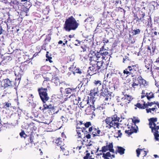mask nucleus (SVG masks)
<instances>
[{
	"label": "nucleus",
	"mask_w": 159,
	"mask_h": 159,
	"mask_svg": "<svg viewBox=\"0 0 159 159\" xmlns=\"http://www.w3.org/2000/svg\"><path fill=\"white\" fill-rule=\"evenodd\" d=\"M95 110V106L94 103H92V105L88 106L85 110L86 114L88 115L93 114L94 111Z\"/></svg>",
	"instance_id": "ddd939ff"
},
{
	"label": "nucleus",
	"mask_w": 159,
	"mask_h": 159,
	"mask_svg": "<svg viewBox=\"0 0 159 159\" xmlns=\"http://www.w3.org/2000/svg\"><path fill=\"white\" fill-rule=\"evenodd\" d=\"M85 137L84 138L83 137H80L79 136H78L77 141V145H83V141H84V138H85Z\"/></svg>",
	"instance_id": "2f4dec72"
},
{
	"label": "nucleus",
	"mask_w": 159,
	"mask_h": 159,
	"mask_svg": "<svg viewBox=\"0 0 159 159\" xmlns=\"http://www.w3.org/2000/svg\"><path fill=\"white\" fill-rule=\"evenodd\" d=\"M51 55L49 54L48 52H47L46 54V57L47 58L46 60V61H48L50 63H52L53 61L51 60L52 57L51 56Z\"/></svg>",
	"instance_id": "e433bc0d"
},
{
	"label": "nucleus",
	"mask_w": 159,
	"mask_h": 159,
	"mask_svg": "<svg viewBox=\"0 0 159 159\" xmlns=\"http://www.w3.org/2000/svg\"><path fill=\"white\" fill-rule=\"evenodd\" d=\"M132 99V97L131 96L125 94L124 97L121 98L120 101L121 103H120V105L123 106V105L127 104V103H129Z\"/></svg>",
	"instance_id": "9d476101"
},
{
	"label": "nucleus",
	"mask_w": 159,
	"mask_h": 159,
	"mask_svg": "<svg viewBox=\"0 0 159 159\" xmlns=\"http://www.w3.org/2000/svg\"><path fill=\"white\" fill-rule=\"evenodd\" d=\"M154 135L156 140L158 141L159 140L158 137H159V134H158V132H155L154 133Z\"/></svg>",
	"instance_id": "603ef678"
},
{
	"label": "nucleus",
	"mask_w": 159,
	"mask_h": 159,
	"mask_svg": "<svg viewBox=\"0 0 159 159\" xmlns=\"http://www.w3.org/2000/svg\"><path fill=\"white\" fill-rule=\"evenodd\" d=\"M158 129H159V126H157L155 127H153V130H154L155 132H158Z\"/></svg>",
	"instance_id": "e2e57ef3"
},
{
	"label": "nucleus",
	"mask_w": 159,
	"mask_h": 159,
	"mask_svg": "<svg viewBox=\"0 0 159 159\" xmlns=\"http://www.w3.org/2000/svg\"><path fill=\"white\" fill-rule=\"evenodd\" d=\"M14 72L15 75L16 76V77L15 78V82L14 83V85L15 86H16L17 85H18L20 83L22 74L16 70Z\"/></svg>",
	"instance_id": "4468645a"
},
{
	"label": "nucleus",
	"mask_w": 159,
	"mask_h": 159,
	"mask_svg": "<svg viewBox=\"0 0 159 159\" xmlns=\"http://www.w3.org/2000/svg\"><path fill=\"white\" fill-rule=\"evenodd\" d=\"M128 70L130 71V75H131L132 77L136 76L139 72L137 70H133L132 69H128Z\"/></svg>",
	"instance_id": "393cba45"
},
{
	"label": "nucleus",
	"mask_w": 159,
	"mask_h": 159,
	"mask_svg": "<svg viewBox=\"0 0 159 159\" xmlns=\"http://www.w3.org/2000/svg\"><path fill=\"white\" fill-rule=\"evenodd\" d=\"M150 45L151 46L152 49V53H154L155 52L156 48L155 45H154L153 43H151L150 44Z\"/></svg>",
	"instance_id": "4d7b16f0"
},
{
	"label": "nucleus",
	"mask_w": 159,
	"mask_h": 159,
	"mask_svg": "<svg viewBox=\"0 0 159 159\" xmlns=\"http://www.w3.org/2000/svg\"><path fill=\"white\" fill-rule=\"evenodd\" d=\"M102 83L99 80H95L93 82V85L94 88L98 89L101 86Z\"/></svg>",
	"instance_id": "5701e85b"
},
{
	"label": "nucleus",
	"mask_w": 159,
	"mask_h": 159,
	"mask_svg": "<svg viewBox=\"0 0 159 159\" xmlns=\"http://www.w3.org/2000/svg\"><path fill=\"white\" fill-rule=\"evenodd\" d=\"M51 39V38L50 36L47 37L44 40V43H43V45L44 46H45L48 43L50 42Z\"/></svg>",
	"instance_id": "79ce46f5"
},
{
	"label": "nucleus",
	"mask_w": 159,
	"mask_h": 159,
	"mask_svg": "<svg viewBox=\"0 0 159 159\" xmlns=\"http://www.w3.org/2000/svg\"><path fill=\"white\" fill-rule=\"evenodd\" d=\"M128 130H125V132L128 135L130 136L134 133H137L138 130V127L135 125L128 126Z\"/></svg>",
	"instance_id": "1a4fd4ad"
},
{
	"label": "nucleus",
	"mask_w": 159,
	"mask_h": 159,
	"mask_svg": "<svg viewBox=\"0 0 159 159\" xmlns=\"http://www.w3.org/2000/svg\"><path fill=\"white\" fill-rule=\"evenodd\" d=\"M107 147L109 150L110 152L114 153V150L113 148V145L112 143H110L108 145H107Z\"/></svg>",
	"instance_id": "37998d69"
},
{
	"label": "nucleus",
	"mask_w": 159,
	"mask_h": 159,
	"mask_svg": "<svg viewBox=\"0 0 159 159\" xmlns=\"http://www.w3.org/2000/svg\"><path fill=\"white\" fill-rule=\"evenodd\" d=\"M140 30L139 29H137L133 30L132 33H133V35H135L138 34L140 32Z\"/></svg>",
	"instance_id": "09e8293b"
},
{
	"label": "nucleus",
	"mask_w": 159,
	"mask_h": 159,
	"mask_svg": "<svg viewBox=\"0 0 159 159\" xmlns=\"http://www.w3.org/2000/svg\"><path fill=\"white\" fill-rule=\"evenodd\" d=\"M137 80L138 82V83L140 86L143 85V86H146L147 85V81L144 79H143L142 76L139 75L137 78Z\"/></svg>",
	"instance_id": "2eb2a0df"
},
{
	"label": "nucleus",
	"mask_w": 159,
	"mask_h": 159,
	"mask_svg": "<svg viewBox=\"0 0 159 159\" xmlns=\"http://www.w3.org/2000/svg\"><path fill=\"white\" fill-rule=\"evenodd\" d=\"M148 120L149 121H151L152 123H154L157 121V118L152 117L149 119Z\"/></svg>",
	"instance_id": "5fc2aeb1"
},
{
	"label": "nucleus",
	"mask_w": 159,
	"mask_h": 159,
	"mask_svg": "<svg viewBox=\"0 0 159 159\" xmlns=\"http://www.w3.org/2000/svg\"><path fill=\"white\" fill-rule=\"evenodd\" d=\"M115 69L114 70V73H109L107 74V77H106V79H107V80H108V78H110L112 76H113L116 77L115 75H117V74H119V71H117L116 70H115Z\"/></svg>",
	"instance_id": "c85d7f7f"
},
{
	"label": "nucleus",
	"mask_w": 159,
	"mask_h": 159,
	"mask_svg": "<svg viewBox=\"0 0 159 159\" xmlns=\"http://www.w3.org/2000/svg\"><path fill=\"white\" fill-rule=\"evenodd\" d=\"M91 125V123L90 122H87L84 124V125L85 126V128H88L89 126Z\"/></svg>",
	"instance_id": "6e6d98bb"
},
{
	"label": "nucleus",
	"mask_w": 159,
	"mask_h": 159,
	"mask_svg": "<svg viewBox=\"0 0 159 159\" xmlns=\"http://www.w3.org/2000/svg\"><path fill=\"white\" fill-rule=\"evenodd\" d=\"M98 52H99V54L101 55L100 58L102 61L103 59L106 60L107 58L109 59L111 54L110 50L106 49L104 50L101 49L100 51Z\"/></svg>",
	"instance_id": "6e6552de"
},
{
	"label": "nucleus",
	"mask_w": 159,
	"mask_h": 159,
	"mask_svg": "<svg viewBox=\"0 0 159 159\" xmlns=\"http://www.w3.org/2000/svg\"><path fill=\"white\" fill-rule=\"evenodd\" d=\"M131 119L133 122L134 123V125H136V123H139L140 121L138 117L136 116H133Z\"/></svg>",
	"instance_id": "4c0bfd02"
},
{
	"label": "nucleus",
	"mask_w": 159,
	"mask_h": 159,
	"mask_svg": "<svg viewBox=\"0 0 159 159\" xmlns=\"http://www.w3.org/2000/svg\"><path fill=\"white\" fill-rule=\"evenodd\" d=\"M73 97V101L74 104L77 105L79 103V101L81 100L80 98L79 97L76 98L75 94L74 95L73 97Z\"/></svg>",
	"instance_id": "72a5a7b5"
},
{
	"label": "nucleus",
	"mask_w": 159,
	"mask_h": 159,
	"mask_svg": "<svg viewBox=\"0 0 159 159\" xmlns=\"http://www.w3.org/2000/svg\"><path fill=\"white\" fill-rule=\"evenodd\" d=\"M152 105V103L151 102H148L146 103L145 102V106L146 108H147L148 106L151 107Z\"/></svg>",
	"instance_id": "13d9d810"
},
{
	"label": "nucleus",
	"mask_w": 159,
	"mask_h": 159,
	"mask_svg": "<svg viewBox=\"0 0 159 159\" xmlns=\"http://www.w3.org/2000/svg\"><path fill=\"white\" fill-rule=\"evenodd\" d=\"M143 149H139V148H138L136 150V152L137 153V156L138 157H139V155L140 154V151L142 150Z\"/></svg>",
	"instance_id": "bf43d9fd"
},
{
	"label": "nucleus",
	"mask_w": 159,
	"mask_h": 159,
	"mask_svg": "<svg viewBox=\"0 0 159 159\" xmlns=\"http://www.w3.org/2000/svg\"><path fill=\"white\" fill-rule=\"evenodd\" d=\"M24 135H25V132L23 131H21V132L20 133V135L21 137H24L25 138V137L24 136Z\"/></svg>",
	"instance_id": "338daca9"
},
{
	"label": "nucleus",
	"mask_w": 159,
	"mask_h": 159,
	"mask_svg": "<svg viewBox=\"0 0 159 159\" xmlns=\"http://www.w3.org/2000/svg\"><path fill=\"white\" fill-rule=\"evenodd\" d=\"M125 149L121 147H120V155H122L124 154Z\"/></svg>",
	"instance_id": "864d4df0"
},
{
	"label": "nucleus",
	"mask_w": 159,
	"mask_h": 159,
	"mask_svg": "<svg viewBox=\"0 0 159 159\" xmlns=\"http://www.w3.org/2000/svg\"><path fill=\"white\" fill-rule=\"evenodd\" d=\"M53 80L54 82L56 85H57L59 84H60V82L59 80L58 77H55Z\"/></svg>",
	"instance_id": "de8ad7c7"
},
{
	"label": "nucleus",
	"mask_w": 159,
	"mask_h": 159,
	"mask_svg": "<svg viewBox=\"0 0 159 159\" xmlns=\"http://www.w3.org/2000/svg\"><path fill=\"white\" fill-rule=\"evenodd\" d=\"M100 56L99 52H97L94 55L89 57V61L90 64L92 66L89 67V70H88L90 75L102 72L106 69V65L102 61Z\"/></svg>",
	"instance_id": "f257e3e1"
},
{
	"label": "nucleus",
	"mask_w": 159,
	"mask_h": 159,
	"mask_svg": "<svg viewBox=\"0 0 159 159\" xmlns=\"http://www.w3.org/2000/svg\"><path fill=\"white\" fill-rule=\"evenodd\" d=\"M105 108V106L103 104L95 106V110L100 111H101L103 110Z\"/></svg>",
	"instance_id": "c9c22d12"
},
{
	"label": "nucleus",
	"mask_w": 159,
	"mask_h": 159,
	"mask_svg": "<svg viewBox=\"0 0 159 159\" xmlns=\"http://www.w3.org/2000/svg\"><path fill=\"white\" fill-rule=\"evenodd\" d=\"M11 3L13 5H18V2L17 1H14L11 0Z\"/></svg>",
	"instance_id": "774afa93"
},
{
	"label": "nucleus",
	"mask_w": 159,
	"mask_h": 159,
	"mask_svg": "<svg viewBox=\"0 0 159 159\" xmlns=\"http://www.w3.org/2000/svg\"><path fill=\"white\" fill-rule=\"evenodd\" d=\"M112 85V83L110 81H109L104 77V80L102 83V88L103 89H111V85Z\"/></svg>",
	"instance_id": "f8f14e48"
},
{
	"label": "nucleus",
	"mask_w": 159,
	"mask_h": 159,
	"mask_svg": "<svg viewBox=\"0 0 159 159\" xmlns=\"http://www.w3.org/2000/svg\"><path fill=\"white\" fill-rule=\"evenodd\" d=\"M146 97L147 98V99L150 101L151 98H154V94L151 92L148 93V94H147L146 95Z\"/></svg>",
	"instance_id": "ea45409f"
},
{
	"label": "nucleus",
	"mask_w": 159,
	"mask_h": 159,
	"mask_svg": "<svg viewBox=\"0 0 159 159\" xmlns=\"http://www.w3.org/2000/svg\"><path fill=\"white\" fill-rule=\"evenodd\" d=\"M64 146L60 148L61 150L60 152L61 153L64 155L67 156L69 155V152L68 150L66 149L65 148L63 147Z\"/></svg>",
	"instance_id": "c756f323"
},
{
	"label": "nucleus",
	"mask_w": 159,
	"mask_h": 159,
	"mask_svg": "<svg viewBox=\"0 0 159 159\" xmlns=\"http://www.w3.org/2000/svg\"><path fill=\"white\" fill-rule=\"evenodd\" d=\"M79 24L72 16L67 18L63 25V29L66 32L75 30L78 28Z\"/></svg>",
	"instance_id": "7ed1b4c3"
},
{
	"label": "nucleus",
	"mask_w": 159,
	"mask_h": 159,
	"mask_svg": "<svg viewBox=\"0 0 159 159\" xmlns=\"http://www.w3.org/2000/svg\"><path fill=\"white\" fill-rule=\"evenodd\" d=\"M98 89L94 88L93 89L90 90L89 95L94 98L95 96H98Z\"/></svg>",
	"instance_id": "f3484780"
},
{
	"label": "nucleus",
	"mask_w": 159,
	"mask_h": 159,
	"mask_svg": "<svg viewBox=\"0 0 159 159\" xmlns=\"http://www.w3.org/2000/svg\"><path fill=\"white\" fill-rule=\"evenodd\" d=\"M28 141L31 144H34L35 145V143H39V141L35 140L32 134H30Z\"/></svg>",
	"instance_id": "bb28decb"
},
{
	"label": "nucleus",
	"mask_w": 159,
	"mask_h": 159,
	"mask_svg": "<svg viewBox=\"0 0 159 159\" xmlns=\"http://www.w3.org/2000/svg\"><path fill=\"white\" fill-rule=\"evenodd\" d=\"M4 108H7V107H9L11 106V104L10 103H9L8 102H5L4 103Z\"/></svg>",
	"instance_id": "3c124183"
},
{
	"label": "nucleus",
	"mask_w": 159,
	"mask_h": 159,
	"mask_svg": "<svg viewBox=\"0 0 159 159\" xmlns=\"http://www.w3.org/2000/svg\"><path fill=\"white\" fill-rule=\"evenodd\" d=\"M151 37L152 39L153 40H155L159 39V32H157L156 31L152 32Z\"/></svg>",
	"instance_id": "b1692460"
},
{
	"label": "nucleus",
	"mask_w": 159,
	"mask_h": 159,
	"mask_svg": "<svg viewBox=\"0 0 159 159\" xmlns=\"http://www.w3.org/2000/svg\"><path fill=\"white\" fill-rule=\"evenodd\" d=\"M114 42L111 47V52L112 54H114V55L116 57H118L117 56H116V53L118 52L119 49V41L118 38L115 39H113Z\"/></svg>",
	"instance_id": "0eeeda50"
},
{
	"label": "nucleus",
	"mask_w": 159,
	"mask_h": 159,
	"mask_svg": "<svg viewBox=\"0 0 159 159\" xmlns=\"http://www.w3.org/2000/svg\"><path fill=\"white\" fill-rule=\"evenodd\" d=\"M76 89H72L71 88H68L65 89L66 94H71L70 97H73L74 95L77 93L76 90Z\"/></svg>",
	"instance_id": "dca6fc26"
},
{
	"label": "nucleus",
	"mask_w": 159,
	"mask_h": 159,
	"mask_svg": "<svg viewBox=\"0 0 159 159\" xmlns=\"http://www.w3.org/2000/svg\"><path fill=\"white\" fill-rule=\"evenodd\" d=\"M102 41L104 43V46L102 47V48H104V46L105 43H107L109 42V40L107 39L104 38L102 40Z\"/></svg>",
	"instance_id": "0e129e2a"
},
{
	"label": "nucleus",
	"mask_w": 159,
	"mask_h": 159,
	"mask_svg": "<svg viewBox=\"0 0 159 159\" xmlns=\"http://www.w3.org/2000/svg\"><path fill=\"white\" fill-rule=\"evenodd\" d=\"M89 80H90L88 77H87V76H86L85 78H84L83 79V83L82 84H84V86H85L86 85H87V84Z\"/></svg>",
	"instance_id": "a19ab883"
},
{
	"label": "nucleus",
	"mask_w": 159,
	"mask_h": 159,
	"mask_svg": "<svg viewBox=\"0 0 159 159\" xmlns=\"http://www.w3.org/2000/svg\"><path fill=\"white\" fill-rule=\"evenodd\" d=\"M119 117L116 114H115L111 117H107L105 120L106 123V127L109 129L112 127L114 129L119 128Z\"/></svg>",
	"instance_id": "20e7f679"
},
{
	"label": "nucleus",
	"mask_w": 159,
	"mask_h": 159,
	"mask_svg": "<svg viewBox=\"0 0 159 159\" xmlns=\"http://www.w3.org/2000/svg\"><path fill=\"white\" fill-rule=\"evenodd\" d=\"M139 14L141 15V17L142 19H143V18L145 16V13L143 11H141Z\"/></svg>",
	"instance_id": "680f3d73"
},
{
	"label": "nucleus",
	"mask_w": 159,
	"mask_h": 159,
	"mask_svg": "<svg viewBox=\"0 0 159 159\" xmlns=\"http://www.w3.org/2000/svg\"><path fill=\"white\" fill-rule=\"evenodd\" d=\"M64 139H62L58 138L55 140V143L57 144L58 146H59L60 148L64 146V144L63 141Z\"/></svg>",
	"instance_id": "412c9836"
},
{
	"label": "nucleus",
	"mask_w": 159,
	"mask_h": 159,
	"mask_svg": "<svg viewBox=\"0 0 159 159\" xmlns=\"http://www.w3.org/2000/svg\"><path fill=\"white\" fill-rule=\"evenodd\" d=\"M83 124L82 121H79L77 123L76 126V129L77 133L78 136H79V137H83L84 138L86 137L87 139L91 138V135L89 134H87L86 135H84L83 133H84V132H87L86 130V128L84 127H81L79 126V125H82Z\"/></svg>",
	"instance_id": "39448f33"
},
{
	"label": "nucleus",
	"mask_w": 159,
	"mask_h": 159,
	"mask_svg": "<svg viewBox=\"0 0 159 159\" xmlns=\"http://www.w3.org/2000/svg\"><path fill=\"white\" fill-rule=\"evenodd\" d=\"M72 71H73V73L74 74H75V73L81 74L82 73L81 70L78 68L74 70H72Z\"/></svg>",
	"instance_id": "c03bdc74"
},
{
	"label": "nucleus",
	"mask_w": 159,
	"mask_h": 159,
	"mask_svg": "<svg viewBox=\"0 0 159 159\" xmlns=\"http://www.w3.org/2000/svg\"><path fill=\"white\" fill-rule=\"evenodd\" d=\"M50 88L49 86L46 87H39L38 89V92L40 97L43 103V107H40L39 109L42 111L43 112L45 113L46 111H51L54 109V106L50 104L47 105L46 102L49 99L47 91Z\"/></svg>",
	"instance_id": "f03ea898"
},
{
	"label": "nucleus",
	"mask_w": 159,
	"mask_h": 159,
	"mask_svg": "<svg viewBox=\"0 0 159 159\" xmlns=\"http://www.w3.org/2000/svg\"><path fill=\"white\" fill-rule=\"evenodd\" d=\"M27 66H28L26 64H22L20 66V67L19 68V70H22V68H23V67H24V66L26 67V69L27 67Z\"/></svg>",
	"instance_id": "69168bd1"
},
{
	"label": "nucleus",
	"mask_w": 159,
	"mask_h": 159,
	"mask_svg": "<svg viewBox=\"0 0 159 159\" xmlns=\"http://www.w3.org/2000/svg\"><path fill=\"white\" fill-rule=\"evenodd\" d=\"M101 98L103 100L105 105L107 104L109 105L111 104V95L105 96L104 97V98Z\"/></svg>",
	"instance_id": "a211bd4d"
},
{
	"label": "nucleus",
	"mask_w": 159,
	"mask_h": 159,
	"mask_svg": "<svg viewBox=\"0 0 159 159\" xmlns=\"http://www.w3.org/2000/svg\"><path fill=\"white\" fill-rule=\"evenodd\" d=\"M137 80V77H134L132 78V82L131 84V87L130 88L131 89H133L134 90L136 88V87L139 86V84L138 83H136Z\"/></svg>",
	"instance_id": "4be33fe9"
},
{
	"label": "nucleus",
	"mask_w": 159,
	"mask_h": 159,
	"mask_svg": "<svg viewBox=\"0 0 159 159\" xmlns=\"http://www.w3.org/2000/svg\"><path fill=\"white\" fill-rule=\"evenodd\" d=\"M4 84L3 87L4 88H7L9 87H12V83L13 82L12 81L8 79H6L4 80Z\"/></svg>",
	"instance_id": "6ab92c4d"
},
{
	"label": "nucleus",
	"mask_w": 159,
	"mask_h": 159,
	"mask_svg": "<svg viewBox=\"0 0 159 159\" xmlns=\"http://www.w3.org/2000/svg\"><path fill=\"white\" fill-rule=\"evenodd\" d=\"M109 150L108 147L107 145L106 146H105L102 147V149L101 150H99V152H106L107 151Z\"/></svg>",
	"instance_id": "49530a36"
},
{
	"label": "nucleus",
	"mask_w": 159,
	"mask_h": 159,
	"mask_svg": "<svg viewBox=\"0 0 159 159\" xmlns=\"http://www.w3.org/2000/svg\"><path fill=\"white\" fill-rule=\"evenodd\" d=\"M89 103V100L88 99H83L82 101L80 102V107L82 108H83L84 107L86 106Z\"/></svg>",
	"instance_id": "473e14b6"
},
{
	"label": "nucleus",
	"mask_w": 159,
	"mask_h": 159,
	"mask_svg": "<svg viewBox=\"0 0 159 159\" xmlns=\"http://www.w3.org/2000/svg\"><path fill=\"white\" fill-rule=\"evenodd\" d=\"M128 69H132L133 70H137L138 69V65L136 64L135 65H132L131 66H129L128 67Z\"/></svg>",
	"instance_id": "a18cd8bd"
},
{
	"label": "nucleus",
	"mask_w": 159,
	"mask_h": 159,
	"mask_svg": "<svg viewBox=\"0 0 159 159\" xmlns=\"http://www.w3.org/2000/svg\"><path fill=\"white\" fill-rule=\"evenodd\" d=\"M90 156V154L89 153H87L85 156L84 157V159H89Z\"/></svg>",
	"instance_id": "052dcab7"
},
{
	"label": "nucleus",
	"mask_w": 159,
	"mask_h": 159,
	"mask_svg": "<svg viewBox=\"0 0 159 159\" xmlns=\"http://www.w3.org/2000/svg\"><path fill=\"white\" fill-rule=\"evenodd\" d=\"M123 120H120V127H121V129L123 128V129H124L125 128H126V124L127 120L125 118H123Z\"/></svg>",
	"instance_id": "a878e982"
},
{
	"label": "nucleus",
	"mask_w": 159,
	"mask_h": 159,
	"mask_svg": "<svg viewBox=\"0 0 159 159\" xmlns=\"http://www.w3.org/2000/svg\"><path fill=\"white\" fill-rule=\"evenodd\" d=\"M103 90H102L100 93V98H104V97L107 96L108 95H111L109 93V91L108 89H103Z\"/></svg>",
	"instance_id": "aec40b11"
},
{
	"label": "nucleus",
	"mask_w": 159,
	"mask_h": 159,
	"mask_svg": "<svg viewBox=\"0 0 159 159\" xmlns=\"http://www.w3.org/2000/svg\"><path fill=\"white\" fill-rule=\"evenodd\" d=\"M128 68H127L123 71V73L124 74H126V77L130 75V71H128Z\"/></svg>",
	"instance_id": "8fccbe9b"
},
{
	"label": "nucleus",
	"mask_w": 159,
	"mask_h": 159,
	"mask_svg": "<svg viewBox=\"0 0 159 159\" xmlns=\"http://www.w3.org/2000/svg\"><path fill=\"white\" fill-rule=\"evenodd\" d=\"M43 78L45 80L42 84L43 86L44 87H46L48 86H49V84L48 82V81L50 80V79L48 77H43Z\"/></svg>",
	"instance_id": "7c9ffc66"
},
{
	"label": "nucleus",
	"mask_w": 159,
	"mask_h": 159,
	"mask_svg": "<svg viewBox=\"0 0 159 159\" xmlns=\"http://www.w3.org/2000/svg\"><path fill=\"white\" fill-rule=\"evenodd\" d=\"M89 132L87 134H91L93 137L96 136H100L102 135L101 134L102 133L98 127L93 125L89 127Z\"/></svg>",
	"instance_id": "423d86ee"
},
{
	"label": "nucleus",
	"mask_w": 159,
	"mask_h": 159,
	"mask_svg": "<svg viewBox=\"0 0 159 159\" xmlns=\"http://www.w3.org/2000/svg\"><path fill=\"white\" fill-rule=\"evenodd\" d=\"M111 156V154L109 152H107L106 153H103V154L102 157L104 159H109V157Z\"/></svg>",
	"instance_id": "58836bf2"
},
{
	"label": "nucleus",
	"mask_w": 159,
	"mask_h": 159,
	"mask_svg": "<svg viewBox=\"0 0 159 159\" xmlns=\"http://www.w3.org/2000/svg\"><path fill=\"white\" fill-rule=\"evenodd\" d=\"M113 87L111 86V90L113 89L118 91L119 89V81L118 77H114L113 79Z\"/></svg>",
	"instance_id": "9b49d317"
},
{
	"label": "nucleus",
	"mask_w": 159,
	"mask_h": 159,
	"mask_svg": "<svg viewBox=\"0 0 159 159\" xmlns=\"http://www.w3.org/2000/svg\"><path fill=\"white\" fill-rule=\"evenodd\" d=\"M135 106L140 109H143L146 108L145 102L144 101H143V105L139 103H138L136 104L135 105Z\"/></svg>",
	"instance_id": "f704fd0d"
},
{
	"label": "nucleus",
	"mask_w": 159,
	"mask_h": 159,
	"mask_svg": "<svg viewBox=\"0 0 159 159\" xmlns=\"http://www.w3.org/2000/svg\"><path fill=\"white\" fill-rule=\"evenodd\" d=\"M133 17V20H136V23L139 22L140 21L142 22L144 20V19H142L141 17L140 18H139L137 16V14L136 13H134Z\"/></svg>",
	"instance_id": "cd10ccee"
}]
</instances>
